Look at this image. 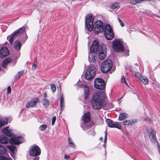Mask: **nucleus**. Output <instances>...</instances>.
<instances>
[{
  "label": "nucleus",
  "instance_id": "obj_1",
  "mask_svg": "<svg viewBox=\"0 0 160 160\" xmlns=\"http://www.w3.org/2000/svg\"><path fill=\"white\" fill-rule=\"evenodd\" d=\"M93 17L92 14L88 15L86 16V24L87 29L89 31H91L93 28L94 32L96 34L102 32L105 29L103 22L100 20H98L93 25Z\"/></svg>",
  "mask_w": 160,
  "mask_h": 160
},
{
  "label": "nucleus",
  "instance_id": "obj_2",
  "mask_svg": "<svg viewBox=\"0 0 160 160\" xmlns=\"http://www.w3.org/2000/svg\"><path fill=\"white\" fill-rule=\"evenodd\" d=\"M106 94L104 92H99L95 93L91 100V102L93 108L100 110L104 106Z\"/></svg>",
  "mask_w": 160,
  "mask_h": 160
},
{
  "label": "nucleus",
  "instance_id": "obj_3",
  "mask_svg": "<svg viewBox=\"0 0 160 160\" xmlns=\"http://www.w3.org/2000/svg\"><path fill=\"white\" fill-rule=\"evenodd\" d=\"M96 71L95 67L93 65H90L85 72V77L86 79L90 80L93 79L95 76Z\"/></svg>",
  "mask_w": 160,
  "mask_h": 160
},
{
  "label": "nucleus",
  "instance_id": "obj_4",
  "mask_svg": "<svg viewBox=\"0 0 160 160\" xmlns=\"http://www.w3.org/2000/svg\"><path fill=\"white\" fill-rule=\"evenodd\" d=\"M91 119L90 113L88 112L85 113L82 117V122L81 124V126L84 130L87 129L89 125L88 123L89 122Z\"/></svg>",
  "mask_w": 160,
  "mask_h": 160
},
{
  "label": "nucleus",
  "instance_id": "obj_5",
  "mask_svg": "<svg viewBox=\"0 0 160 160\" xmlns=\"http://www.w3.org/2000/svg\"><path fill=\"white\" fill-rule=\"evenodd\" d=\"M112 67V61L109 59L106 60L102 63L101 69L102 71L104 73L109 72Z\"/></svg>",
  "mask_w": 160,
  "mask_h": 160
},
{
  "label": "nucleus",
  "instance_id": "obj_6",
  "mask_svg": "<svg viewBox=\"0 0 160 160\" xmlns=\"http://www.w3.org/2000/svg\"><path fill=\"white\" fill-rule=\"evenodd\" d=\"M104 35L105 38L108 40H112L114 37V32L112 28L109 24L105 26Z\"/></svg>",
  "mask_w": 160,
  "mask_h": 160
},
{
  "label": "nucleus",
  "instance_id": "obj_7",
  "mask_svg": "<svg viewBox=\"0 0 160 160\" xmlns=\"http://www.w3.org/2000/svg\"><path fill=\"white\" fill-rule=\"evenodd\" d=\"M112 46L114 49L118 52H122L124 50L123 44L118 39L113 41Z\"/></svg>",
  "mask_w": 160,
  "mask_h": 160
},
{
  "label": "nucleus",
  "instance_id": "obj_8",
  "mask_svg": "<svg viewBox=\"0 0 160 160\" xmlns=\"http://www.w3.org/2000/svg\"><path fill=\"white\" fill-rule=\"evenodd\" d=\"M94 83L95 87L97 89L102 90L105 88V82L101 78H96L94 80Z\"/></svg>",
  "mask_w": 160,
  "mask_h": 160
},
{
  "label": "nucleus",
  "instance_id": "obj_9",
  "mask_svg": "<svg viewBox=\"0 0 160 160\" xmlns=\"http://www.w3.org/2000/svg\"><path fill=\"white\" fill-rule=\"evenodd\" d=\"M30 155L33 156H36L39 155L41 152V149L39 147L35 145L31 147L29 151Z\"/></svg>",
  "mask_w": 160,
  "mask_h": 160
},
{
  "label": "nucleus",
  "instance_id": "obj_10",
  "mask_svg": "<svg viewBox=\"0 0 160 160\" xmlns=\"http://www.w3.org/2000/svg\"><path fill=\"white\" fill-rule=\"evenodd\" d=\"M101 48L100 49L98 50V54L100 59L102 60L106 57V48L104 45H102Z\"/></svg>",
  "mask_w": 160,
  "mask_h": 160
},
{
  "label": "nucleus",
  "instance_id": "obj_11",
  "mask_svg": "<svg viewBox=\"0 0 160 160\" xmlns=\"http://www.w3.org/2000/svg\"><path fill=\"white\" fill-rule=\"evenodd\" d=\"M101 46H99L98 41L97 40L94 41L91 47L90 48V50L91 52H96L98 51L100 49Z\"/></svg>",
  "mask_w": 160,
  "mask_h": 160
},
{
  "label": "nucleus",
  "instance_id": "obj_12",
  "mask_svg": "<svg viewBox=\"0 0 160 160\" xmlns=\"http://www.w3.org/2000/svg\"><path fill=\"white\" fill-rule=\"evenodd\" d=\"M23 140L22 137L20 136L14 138H11L9 140L10 143L11 144H18L21 143Z\"/></svg>",
  "mask_w": 160,
  "mask_h": 160
},
{
  "label": "nucleus",
  "instance_id": "obj_13",
  "mask_svg": "<svg viewBox=\"0 0 160 160\" xmlns=\"http://www.w3.org/2000/svg\"><path fill=\"white\" fill-rule=\"evenodd\" d=\"M106 123L108 127L112 128H116L119 129L121 128V125L118 123H114L113 121L110 119H107L106 120Z\"/></svg>",
  "mask_w": 160,
  "mask_h": 160
},
{
  "label": "nucleus",
  "instance_id": "obj_14",
  "mask_svg": "<svg viewBox=\"0 0 160 160\" xmlns=\"http://www.w3.org/2000/svg\"><path fill=\"white\" fill-rule=\"evenodd\" d=\"M15 32H16V34L17 35L18 34H23V39L25 41L28 38V37L26 35L25 32V28L24 26H23L22 27L17 29Z\"/></svg>",
  "mask_w": 160,
  "mask_h": 160
},
{
  "label": "nucleus",
  "instance_id": "obj_15",
  "mask_svg": "<svg viewBox=\"0 0 160 160\" xmlns=\"http://www.w3.org/2000/svg\"><path fill=\"white\" fill-rule=\"evenodd\" d=\"M38 102L39 99L38 98H33L26 103L25 106L27 108L33 107L36 105Z\"/></svg>",
  "mask_w": 160,
  "mask_h": 160
},
{
  "label": "nucleus",
  "instance_id": "obj_16",
  "mask_svg": "<svg viewBox=\"0 0 160 160\" xmlns=\"http://www.w3.org/2000/svg\"><path fill=\"white\" fill-rule=\"evenodd\" d=\"M9 54V52L6 47H3L0 50V56L2 58H4Z\"/></svg>",
  "mask_w": 160,
  "mask_h": 160
},
{
  "label": "nucleus",
  "instance_id": "obj_17",
  "mask_svg": "<svg viewBox=\"0 0 160 160\" xmlns=\"http://www.w3.org/2000/svg\"><path fill=\"white\" fill-rule=\"evenodd\" d=\"M81 87L84 88V97L85 99H87L90 94V89L88 87L84 85H81Z\"/></svg>",
  "mask_w": 160,
  "mask_h": 160
},
{
  "label": "nucleus",
  "instance_id": "obj_18",
  "mask_svg": "<svg viewBox=\"0 0 160 160\" xmlns=\"http://www.w3.org/2000/svg\"><path fill=\"white\" fill-rule=\"evenodd\" d=\"M149 136L151 141L152 143H155L156 140L155 137V135L154 134V132L152 130H151L149 131Z\"/></svg>",
  "mask_w": 160,
  "mask_h": 160
},
{
  "label": "nucleus",
  "instance_id": "obj_19",
  "mask_svg": "<svg viewBox=\"0 0 160 160\" xmlns=\"http://www.w3.org/2000/svg\"><path fill=\"white\" fill-rule=\"evenodd\" d=\"M2 131L4 134L9 137H11L12 136L11 130L9 129L8 127L5 128L2 130Z\"/></svg>",
  "mask_w": 160,
  "mask_h": 160
},
{
  "label": "nucleus",
  "instance_id": "obj_20",
  "mask_svg": "<svg viewBox=\"0 0 160 160\" xmlns=\"http://www.w3.org/2000/svg\"><path fill=\"white\" fill-rule=\"evenodd\" d=\"M21 46L22 44L21 42L18 40L16 41L14 43V48L17 50H20Z\"/></svg>",
  "mask_w": 160,
  "mask_h": 160
},
{
  "label": "nucleus",
  "instance_id": "obj_21",
  "mask_svg": "<svg viewBox=\"0 0 160 160\" xmlns=\"http://www.w3.org/2000/svg\"><path fill=\"white\" fill-rule=\"evenodd\" d=\"M128 117V114L125 112L121 113L119 116L118 119L120 121H122Z\"/></svg>",
  "mask_w": 160,
  "mask_h": 160
},
{
  "label": "nucleus",
  "instance_id": "obj_22",
  "mask_svg": "<svg viewBox=\"0 0 160 160\" xmlns=\"http://www.w3.org/2000/svg\"><path fill=\"white\" fill-rule=\"evenodd\" d=\"M9 142V139L4 136H1L0 138V142L3 144H6Z\"/></svg>",
  "mask_w": 160,
  "mask_h": 160
},
{
  "label": "nucleus",
  "instance_id": "obj_23",
  "mask_svg": "<svg viewBox=\"0 0 160 160\" xmlns=\"http://www.w3.org/2000/svg\"><path fill=\"white\" fill-rule=\"evenodd\" d=\"M16 32H14L13 34L11 35L10 36H8L7 37V39H9V42L10 44L12 45V42L14 39L15 38V37L17 35L16 34Z\"/></svg>",
  "mask_w": 160,
  "mask_h": 160
},
{
  "label": "nucleus",
  "instance_id": "obj_24",
  "mask_svg": "<svg viewBox=\"0 0 160 160\" xmlns=\"http://www.w3.org/2000/svg\"><path fill=\"white\" fill-rule=\"evenodd\" d=\"M8 119L7 118H2L0 120V128L7 124Z\"/></svg>",
  "mask_w": 160,
  "mask_h": 160
},
{
  "label": "nucleus",
  "instance_id": "obj_25",
  "mask_svg": "<svg viewBox=\"0 0 160 160\" xmlns=\"http://www.w3.org/2000/svg\"><path fill=\"white\" fill-rule=\"evenodd\" d=\"M11 61V59L10 58H8L6 59L2 63V65L3 68H5L8 63L10 62Z\"/></svg>",
  "mask_w": 160,
  "mask_h": 160
},
{
  "label": "nucleus",
  "instance_id": "obj_26",
  "mask_svg": "<svg viewBox=\"0 0 160 160\" xmlns=\"http://www.w3.org/2000/svg\"><path fill=\"white\" fill-rule=\"evenodd\" d=\"M9 150L12 152L14 153L17 151V148L16 147L13 145L6 146Z\"/></svg>",
  "mask_w": 160,
  "mask_h": 160
},
{
  "label": "nucleus",
  "instance_id": "obj_27",
  "mask_svg": "<svg viewBox=\"0 0 160 160\" xmlns=\"http://www.w3.org/2000/svg\"><path fill=\"white\" fill-rule=\"evenodd\" d=\"M7 151L5 147L2 145H0V155L5 154Z\"/></svg>",
  "mask_w": 160,
  "mask_h": 160
},
{
  "label": "nucleus",
  "instance_id": "obj_28",
  "mask_svg": "<svg viewBox=\"0 0 160 160\" xmlns=\"http://www.w3.org/2000/svg\"><path fill=\"white\" fill-rule=\"evenodd\" d=\"M42 104L45 108H47L49 104V101L46 98H44L42 100Z\"/></svg>",
  "mask_w": 160,
  "mask_h": 160
},
{
  "label": "nucleus",
  "instance_id": "obj_29",
  "mask_svg": "<svg viewBox=\"0 0 160 160\" xmlns=\"http://www.w3.org/2000/svg\"><path fill=\"white\" fill-rule=\"evenodd\" d=\"M68 145L70 147L72 148H75V145L73 143L72 140L69 138L68 137Z\"/></svg>",
  "mask_w": 160,
  "mask_h": 160
},
{
  "label": "nucleus",
  "instance_id": "obj_30",
  "mask_svg": "<svg viewBox=\"0 0 160 160\" xmlns=\"http://www.w3.org/2000/svg\"><path fill=\"white\" fill-rule=\"evenodd\" d=\"M140 80L145 85H147L148 83V78L146 77H142Z\"/></svg>",
  "mask_w": 160,
  "mask_h": 160
},
{
  "label": "nucleus",
  "instance_id": "obj_31",
  "mask_svg": "<svg viewBox=\"0 0 160 160\" xmlns=\"http://www.w3.org/2000/svg\"><path fill=\"white\" fill-rule=\"evenodd\" d=\"M90 54H91V53L90 54L89 53V55H88V59L89 60V61L91 62H94L96 61V57L92 55V57H90Z\"/></svg>",
  "mask_w": 160,
  "mask_h": 160
},
{
  "label": "nucleus",
  "instance_id": "obj_32",
  "mask_svg": "<svg viewBox=\"0 0 160 160\" xmlns=\"http://www.w3.org/2000/svg\"><path fill=\"white\" fill-rule=\"evenodd\" d=\"M119 6V3L118 2H114L111 6V8L113 9H115Z\"/></svg>",
  "mask_w": 160,
  "mask_h": 160
},
{
  "label": "nucleus",
  "instance_id": "obj_33",
  "mask_svg": "<svg viewBox=\"0 0 160 160\" xmlns=\"http://www.w3.org/2000/svg\"><path fill=\"white\" fill-rule=\"evenodd\" d=\"M47 127V125L45 124L42 125L39 127V129L40 131H43L46 130Z\"/></svg>",
  "mask_w": 160,
  "mask_h": 160
},
{
  "label": "nucleus",
  "instance_id": "obj_34",
  "mask_svg": "<svg viewBox=\"0 0 160 160\" xmlns=\"http://www.w3.org/2000/svg\"><path fill=\"white\" fill-rule=\"evenodd\" d=\"M23 73V71H19V72L17 75H16L15 78V80H18V79H19L20 77L21 76V75H22V73Z\"/></svg>",
  "mask_w": 160,
  "mask_h": 160
},
{
  "label": "nucleus",
  "instance_id": "obj_35",
  "mask_svg": "<svg viewBox=\"0 0 160 160\" xmlns=\"http://www.w3.org/2000/svg\"><path fill=\"white\" fill-rule=\"evenodd\" d=\"M37 67V59L36 58L35 59V60L34 62L32 64V69L33 70H34L36 69Z\"/></svg>",
  "mask_w": 160,
  "mask_h": 160
},
{
  "label": "nucleus",
  "instance_id": "obj_36",
  "mask_svg": "<svg viewBox=\"0 0 160 160\" xmlns=\"http://www.w3.org/2000/svg\"><path fill=\"white\" fill-rule=\"evenodd\" d=\"M137 122V119H136L129 120V123H130L129 125L135 124Z\"/></svg>",
  "mask_w": 160,
  "mask_h": 160
},
{
  "label": "nucleus",
  "instance_id": "obj_37",
  "mask_svg": "<svg viewBox=\"0 0 160 160\" xmlns=\"http://www.w3.org/2000/svg\"><path fill=\"white\" fill-rule=\"evenodd\" d=\"M51 88L52 92H54L56 89L55 85L54 84H52L51 85Z\"/></svg>",
  "mask_w": 160,
  "mask_h": 160
},
{
  "label": "nucleus",
  "instance_id": "obj_38",
  "mask_svg": "<svg viewBox=\"0 0 160 160\" xmlns=\"http://www.w3.org/2000/svg\"><path fill=\"white\" fill-rule=\"evenodd\" d=\"M88 134L92 136H94L95 133L93 129H91L88 132Z\"/></svg>",
  "mask_w": 160,
  "mask_h": 160
},
{
  "label": "nucleus",
  "instance_id": "obj_39",
  "mask_svg": "<svg viewBox=\"0 0 160 160\" xmlns=\"http://www.w3.org/2000/svg\"><path fill=\"white\" fill-rule=\"evenodd\" d=\"M121 82L122 83H124L126 85H128V83L126 82V80H125V79L124 76H122L121 78Z\"/></svg>",
  "mask_w": 160,
  "mask_h": 160
},
{
  "label": "nucleus",
  "instance_id": "obj_40",
  "mask_svg": "<svg viewBox=\"0 0 160 160\" xmlns=\"http://www.w3.org/2000/svg\"><path fill=\"white\" fill-rule=\"evenodd\" d=\"M136 76L139 79H141V78L143 76H141V74L139 72H136L135 73Z\"/></svg>",
  "mask_w": 160,
  "mask_h": 160
},
{
  "label": "nucleus",
  "instance_id": "obj_41",
  "mask_svg": "<svg viewBox=\"0 0 160 160\" xmlns=\"http://www.w3.org/2000/svg\"><path fill=\"white\" fill-rule=\"evenodd\" d=\"M11 158H6L2 155H0V160H11Z\"/></svg>",
  "mask_w": 160,
  "mask_h": 160
},
{
  "label": "nucleus",
  "instance_id": "obj_42",
  "mask_svg": "<svg viewBox=\"0 0 160 160\" xmlns=\"http://www.w3.org/2000/svg\"><path fill=\"white\" fill-rule=\"evenodd\" d=\"M118 21L120 23L121 27H123L124 26V24L123 22L122 21V20L119 18H118Z\"/></svg>",
  "mask_w": 160,
  "mask_h": 160
},
{
  "label": "nucleus",
  "instance_id": "obj_43",
  "mask_svg": "<svg viewBox=\"0 0 160 160\" xmlns=\"http://www.w3.org/2000/svg\"><path fill=\"white\" fill-rule=\"evenodd\" d=\"M122 123L125 125H129V120H124L122 122Z\"/></svg>",
  "mask_w": 160,
  "mask_h": 160
},
{
  "label": "nucleus",
  "instance_id": "obj_44",
  "mask_svg": "<svg viewBox=\"0 0 160 160\" xmlns=\"http://www.w3.org/2000/svg\"><path fill=\"white\" fill-rule=\"evenodd\" d=\"M107 132L106 131L105 132V135L104 139V146L105 147L106 144V142L107 141Z\"/></svg>",
  "mask_w": 160,
  "mask_h": 160
},
{
  "label": "nucleus",
  "instance_id": "obj_45",
  "mask_svg": "<svg viewBox=\"0 0 160 160\" xmlns=\"http://www.w3.org/2000/svg\"><path fill=\"white\" fill-rule=\"evenodd\" d=\"M64 103H60V108L61 111L64 108Z\"/></svg>",
  "mask_w": 160,
  "mask_h": 160
},
{
  "label": "nucleus",
  "instance_id": "obj_46",
  "mask_svg": "<svg viewBox=\"0 0 160 160\" xmlns=\"http://www.w3.org/2000/svg\"><path fill=\"white\" fill-rule=\"evenodd\" d=\"M56 120V117L55 116H54L53 117L52 119V125H53L55 123V122Z\"/></svg>",
  "mask_w": 160,
  "mask_h": 160
},
{
  "label": "nucleus",
  "instance_id": "obj_47",
  "mask_svg": "<svg viewBox=\"0 0 160 160\" xmlns=\"http://www.w3.org/2000/svg\"><path fill=\"white\" fill-rule=\"evenodd\" d=\"M60 103H64V99L63 97L62 94L61 95L60 99Z\"/></svg>",
  "mask_w": 160,
  "mask_h": 160
},
{
  "label": "nucleus",
  "instance_id": "obj_48",
  "mask_svg": "<svg viewBox=\"0 0 160 160\" xmlns=\"http://www.w3.org/2000/svg\"><path fill=\"white\" fill-rule=\"evenodd\" d=\"M130 3L134 5L137 4L136 0L132 1L130 2Z\"/></svg>",
  "mask_w": 160,
  "mask_h": 160
},
{
  "label": "nucleus",
  "instance_id": "obj_49",
  "mask_svg": "<svg viewBox=\"0 0 160 160\" xmlns=\"http://www.w3.org/2000/svg\"><path fill=\"white\" fill-rule=\"evenodd\" d=\"M7 93L8 94L10 93L11 92V88L10 86H8L7 88Z\"/></svg>",
  "mask_w": 160,
  "mask_h": 160
},
{
  "label": "nucleus",
  "instance_id": "obj_50",
  "mask_svg": "<svg viewBox=\"0 0 160 160\" xmlns=\"http://www.w3.org/2000/svg\"><path fill=\"white\" fill-rule=\"evenodd\" d=\"M129 51L128 50H127L125 52L124 55L125 56H127L129 55Z\"/></svg>",
  "mask_w": 160,
  "mask_h": 160
},
{
  "label": "nucleus",
  "instance_id": "obj_51",
  "mask_svg": "<svg viewBox=\"0 0 160 160\" xmlns=\"http://www.w3.org/2000/svg\"><path fill=\"white\" fill-rule=\"evenodd\" d=\"M64 158L65 159H68L70 158V157L68 155H66L64 156Z\"/></svg>",
  "mask_w": 160,
  "mask_h": 160
},
{
  "label": "nucleus",
  "instance_id": "obj_52",
  "mask_svg": "<svg viewBox=\"0 0 160 160\" xmlns=\"http://www.w3.org/2000/svg\"><path fill=\"white\" fill-rule=\"evenodd\" d=\"M137 4L142 2L143 0H136Z\"/></svg>",
  "mask_w": 160,
  "mask_h": 160
},
{
  "label": "nucleus",
  "instance_id": "obj_53",
  "mask_svg": "<svg viewBox=\"0 0 160 160\" xmlns=\"http://www.w3.org/2000/svg\"><path fill=\"white\" fill-rule=\"evenodd\" d=\"M39 157H35L34 158L33 160H39Z\"/></svg>",
  "mask_w": 160,
  "mask_h": 160
},
{
  "label": "nucleus",
  "instance_id": "obj_54",
  "mask_svg": "<svg viewBox=\"0 0 160 160\" xmlns=\"http://www.w3.org/2000/svg\"><path fill=\"white\" fill-rule=\"evenodd\" d=\"M47 97V94L46 92H45L43 93V97L44 98H46V97Z\"/></svg>",
  "mask_w": 160,
  "mask_h": 160
},
{
  "label": "nucleus",
  "instance_id": "obj_55",
  "mask_svg": "<svg viewBox=\"0 0 160 160\" xmlns=\"http://www.w3.org/2000/svg\"><path fill=\"white\" fill-rule=\"evenodd\" d=\"M103 139V138L102 137H100V138H99V140H100V141H102V140Z\"/></svg>",
  "mask_w": 160,
  "mask_h": 160
},
{
  "label": "nucleus",
  "instance_id": "obj_56",
  "mask_svg": "<svg viewBox=\"0 0 160 160\" xmlns=\"http://www.w3.org/2000/svg\"><path fill=\"white\" fill-rule=\"evenodd\" d=\"M149 0H143V1H149Z\"/></svg>",
  "mask_w": 160,
  "mask_h": 160
}]
</instances>
